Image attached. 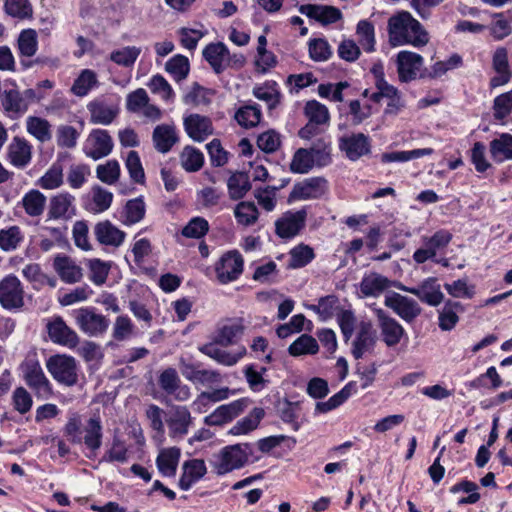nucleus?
<instances>
[{"label":"nucleus","mask_w":512,"mask_h":512,"mask_svg":"<svg viewBox=\"0 0 512 512\" xmlns=\"http://www.w3.org/2000/svg\"><path fill=\"white\" fill-rule=\"evenodd\" d=\"M398 289L418 297L422 302L430 306H438L444 299L440 284L435 277H429L416 287H407L401 283L395 285Z\"/></svg>","instance_id":"1a4fd4ad"},{"label":"nucleus","mask_w":512,"mask_h":512,"mask_svg":"<svg viewBox=\"0 0 512 512\" xmlns=\"http://www.w3.org/2000/svg\"><path fill=\"white\" fill-rule=\"evenodd\" d=\"M490 153L495 162L512 160V135L503 133L490 142Z\"/></svg>","instance_id":"f704fd0d"},{"label":"nucleus","mask_w":512,"mask_h":512,"mask_svg":"<svg viewBox=\"0 0 512 512\" xmlns=\"http://www.w3.org/2000/svg\"><path fill=\"white\" fill-rule=\"evenodd\" d=\"M145 203L142 198L129 200L122 214V223L127 226L140 222L145 216Z\"/></svg>","instance_id":"ea45409f"},{"label":"nucleus","mask_w":512,"mask_h":512,"mask_svg":"<svg viewBox=\"0 0 512 512\" xmlns=\"http://www.w3.org/2000/svg\"><path fill=\"white\" fill-rule=\"evenodd\" d=\"M243 264V257L237 250L224 253L215 266L217 279L222 284L237 280L243 272Z\"/></svg>","instance_id":"423d86ee"},{"label":"nucleus","mask_w":512,"mask_h":512,"mask_svg":"<svg viewBox=\"0 0 512 512\" xmlns=\"http://www.w3.org/2000/svg\"><path fill=\"white\" fill-rule=\"evenodd\" d=\"M53 268L59 278L67 284L79 282L83 277L82 268L67 255L58 254L53 261Z\"/></svg>","instance_id":"412c9836"},{"label":"nucleus","mask_w":512,"mask_h":512,"mask_svg":"<svg viewBox=\"0 0 512 512\" xmlns=\"http://www.w3.org/2000/svg\"><path fill=\"white\" fill-rule=\"evenodd\" d=\"M188 58L183 55H175L165 64V70L170 73L174 80L181 81L185 79L189 73Z\"/></svg>","instance_id":"4d7b16f0"},{"label":"nucleus","mask_w":512,"mask_h":512,"mask_svg":"<svg viewBox=\"0 0 512 512\" xmlns=\"http://www.w3.org/2000/svg\"><path fill=\"white\" fill-rule=\"evenodd\" d=\"M374 312L379 322L382 340L388 347L396 346L405 333L404 328L383 309L374 308Z\"/></svg>","instance_id":"dca6fc26"},{"label":"nucleus","mask_w":512,"mask_h":512,"mask_svg":"<svg viewBox=\"0 0 512 512\" xmlns=\"http://www.w3.org/2000/svg\"><path fill=\"white\" fill-rule=\"evenodd\" d=\"M250 453L251 446L248 443L226 446L214 456L213 467L218 475L229 473L243 467Z\"/></svg>","instance_id":"f03ea898"},{"label":"nucleus","mask_w":512,"mask_h":512,"mask_svg":"<svg viewBox=\"0 0 512 512\" xmlns=\"http://www.w3.org/2000/svg\"><path fill=\"white\" fill-rule=\"evenodd\" d=\"M244 326L239 319H225L218 323L212 337L215 343L227 347L233 345L242 336Z\"/></svg>","instance_id":"a211bd4d"},{"label":"nucleus","mask_w":512,"mask_h":512,"mask_svg":"<svg viewBox=\"0 0 512 512\" xmlns=\"http://www.w3.org/2000/svg\"><path fill=\"white\" fill-rule=\"evenodd\" d=\"M340 149L345 151L350 160L356 161L370 152L369 138L363 133L343 137L340 140Z\"/></svg>","instance_id":"b1692460"},{"label":"nucleus","mask_w":512,"mask_h":512,"mask_svg":"<svg viewBox=\"0 0 512 512\" xmlns=\"http://www.w3.org/2000/svg\"><path fill=\"white\" fill-rule=\"evenodd\" d=\"M433 153L432 148H421L414 149L411 151H395L390 153H384L382 155V162L390 163V162H407L412 159L424 157L431 155Z\"/></svg>","instance_id":"5fc2aeb1"},{"label":"nucleus","mask_w":512,"mask_h":512,"mask_svg":"<svg viewBox=\"0 0 512 512\" xmlns=\"http://www.w3.org/2000/svg\"><path fill=\"white\" fill-rule=\"evenodd\" d=\"M125 165L131 179L135 183L143 184L145 181V173L138 152L134 150L129 151Z\"/></svg>","instance_id":"052dcab7"},{"label":"nucleus","mask_w":512,"mask_h":512,"mask_svg":"<svg viewBox=\"0 0 512 512\" xmlns=\"http://www.w3.org/2000/svg\"><path fill=\"white\" fill-rule=\"evenodd\" d=\"M261 115V110L258 105H246L236 111L235 119L240 126L252 128L259 124Z\"/></svg>","instance_id":"49530a36"},{"label":"nucleus","mask_w":512,"mask_h":512,"mask_svg":"<svg viewBox=\"0 0 512 512\" xmlns=\"http://www.w3.org/2000/svg\"><path fill=\"white\" fill-rule=\"evenodd\" d=\"M75 198L69 193H59L49 201L47 216L49 219L68 220L75 215Z\"/></svg>","instance_id":"4be33fe9"},{"label":"nucleus","mask_w":512,"mask_h":512,"mask_svg":"<svg viewBox=\"0 0 512 512\" xmlns=\"http://www.w3.org/2000/svg\"><path fill=\"white\" fill-rule=\"evenodd\" d=\"M113 146V140L106 130L94 129L88 136L84 152L87 157L99 160L108 156Z\"/></svg>","instance_id":"ddd939ff"},{"label":"nucleus","mask_w":512,"mask_h":512,"mask_svg":"<svg viewBox=\"0 0 512 512\" xmlns=\"http://www.w3.org/2000/svg\"><path fill=\"white\" fill-rule=\"evenodd\" d=\"M203 57L211 65L216 74H220L230 66V55L222 42L210 43L203 50Z\"/></svg>","instance_id":"5701e85b"},{"label":"nucleus","mask_w":512,"mask_h":512,"mask_svg":"<svg viewBox=\"0 0 512 512\" xmlns=\"http://www.w3.org/2000/svg\"><path fill=\"white\" fill-rule=\"evenodd\" d=\"M299 11L322 24L335 23L342 17L341 11L334 6L305 4L300 6Z\"/></svg>","instance_id":"bb28decb"},{"label":"nucleus","mask_w":512,"mask_h":512,"mask_svg":"<svg viewBox=\"0 0 512 512\" xmlns=\"http://www.w3.org/2000/svg\"><path fill=\"white\" fill-rule=\"evenodd\" d=\"M258 209L253 202H240L234 209L237 222L244 226L254 224L258 219Z\"/></svg>","instance_id":"6e6d98bb"},{"label":"nucleus","mask_w":512,"mask_h":512,"mask_svg":"<svg viewBox=\"0 0 512 512\" xmlns=\"http://www.w3.org/2000/svg\"><path fill=\"white\" fill-rule=\"evenodd\" d=\"M28 133L34 136L40 142H47L51 139V125L43 118L29 116L26 120Z\"/></svg>","instance_id":"37998d69"},{"label":"nucleus","mask_w":512,"mask_h":512,"mask_svg":"<svg viewBox=\"0 0 512 512\" xmlns=\"http://www.w3.org/2000/svg\"><path fill=\"white\" fill-rule=\"evenodd\" d=\"M314 257V251L310 246L299 244L290 251L289 267L293 269L305 267Z\"/></svg>","instance_id":"603ef678"},{"label":"nucleus","mask_w":512,"mask_h":512,"mask_svg":"<svg viewBox=\"0 0 512 512\" xmlns=\"http://www.w3.org/2000/svg\"><path fill=\"white\" fill-rule=\"evenodd\" d=\"M311 152L305 148H299L290 163V170L293 173H308L313 166L315 165V162L312 159V156L310 155Z\"/></svg>","instance_id":"13d9d810"},{"label":"nucleus","mask_w":512,"mask_h":512,"mask_svg":"<svg viewBox=\"0 0 512 512\" xmlns=\"http://www.w3.org/2000/svg\"><path fill=\"white\" fill-rule=\"evenodd\" d=\"M489 30L495 40H503L512 33V19L505 13H494Z\"/></svg>","instance_id":"a18cd8bd"},{"label":"nucleus","mask_w":512,"mask_h":512,"mask_svg":"<svg viewBox=\"0 0 512 512\" xmlns=\"http://www.w3.org/2000/svg\"><path fill=\"white\" fill-rule=\"evenodd\" d=\"M50 339L57 344L74 348L79 342L77 333L67 326L61 317H56L47 324Z\"/></svg>","instance_id":"6ab92c4d"},{"label":"nucleus","mask_w":512,"mask_h":512,"mask_svg":"<svg viewBox=\"0 0 512 512\" xmlns=\"http://www.w3.org/2000/svg\"><path fill=\"white\" fill-rule=\"evenodd\" d=\"M248 404L249 400L247 398H241L229 404L221 405L207 415L204 422L208 426H221L231 422L247 408Z\"/></svg>","instance_id":"4468645a"},{"label":"nucleus","mask_w":512,"mask_h":512,"mask_svg":"<svg viewBox=\"0 0 512 512\" xmlns=\"http://www.w3.org/2000/svg\"><path fill=\"white\" fill-rule=\"evenodd\" d=\"M24 380L39 400H47L52 394V386L38 362L28 363L24 371Z\"/></svg>","instance_id":"0eeeda50"},{"label":"nucleus","mask_w":512,"mask_h":512,"mask_svg":"<svg viewBox=\"0 0 512 512\" xmlns=\"http://www.w3.org/2000/svg\"><path fill=\"white\" fill-rule=\"evenodd\" d=\"M141 48L136 46H126L111 52L110 60L115 64L123 67H132L139 55Z\"/></svg>","instance_id":"09e8293b"},{"label":"nucleus","mask_w":512,"mask_h":512,"mask_svg":"<svg viewBox=\"0 0 512 512\" xmlns=\"http://www.w3.org/2000/svg\"><path fill=\"white\" fill-rule=\"evenodd\" d=\"M8 158L13 166L19 169L25 168L31 162V145L25 139L13 138L8 147Z\"/></svg>","instance_id":"c85d7f7f"},{"label":"nucleus","mask_w":512,"mask_h":512,"mask_svg":"<svg viewBox=\"0 0 512 512\" xmlns=\"http://www.w3.org/2000/svg\"><path fill=\"white\" fill-rule=\"evenodd\" d=\"M392 282L379 273L364 275L359 288L363 297H378L391 286Z\"/></svg>","instance_id":"c756f323"},{"label":"nucleus","mask_w":512,"mask_h":512,"mask_svg":"<svg viewBox=\"0 0 512 512\" xmlns=\"http://www.w3.org/2000/svg\"><path fill=\"white\" fill-rule=\"evenodd\" d=\"M217 345L218 343H215V341L212 340V342L207 343L199 347V351L206 356L210 357L211 359L215 360L217 363L225 366H233L235 365L243 356L245 353V349L238 353V354H232L228 351L220 349Z\"/></svg>","instance_id":"473e14b6"},{"label":"nucleus","mask_w":512,"mask_h":512,"mask_svg":"<svg viewBox=\"0 0 512 512\" xmlns=\"http://www.w3.org/2000/svg\"><path fill=\"white\" fill-rule=\"evenodd\" d=\"M319 346L315 338L310 335L302 334L288 348L290 355L300 356L305 354H316Z\"/></svg>","instance_id":"8fccbe9b"},{"label":"nucleus","mask_w":512,"mask_h":512,"mask_svg":"<svg viewBox=\"0 0 512 512\" xmlns=\"http://www.w3.org/2000/svg\"><path fill=\"white\" fill-rule=\"evenodd\" d=\"M2 105L6 112L16 117L25 114L28 110L27 103L24 102L21 92L14 89L5 91Z\"/></svg>","instance_id":"79ce46f5"},{"label":"nucleus","mask_w":512,"mask_h":512,"mask_svg":"<svg viewBox=\"0 0 512 512\" xmlns=\"http://www.w3.org/2000/svg\"><path fill=\"white\" fill-rule=\"evenodd\" d=\"M22 241L23 234L18 226L0 230V249L2 251H14Z\"/></svg>","instance_id":"864d4df0"},{"label":"nucleus","mask_w":512,"mask_h":512,"mask_svg":"<svg viewBox=\"0 0 512 512\" xmlns=\"http://www.w3.org/2000/svg\"><path fill=\"white\" fill-rule=\"evenodd\" d=\"M327 190V181L323 177H311L297 183L290 198L293 199H317Z\"/></svg>","instance_id":"aec40b11"},{"label":"nucleus","mask_w":512,"mask_h":512,"mask_svg":"<svg viewBox=\"0 0 512 512\" xmlns=\"http://www.w3.org/2000/svg\"><path fill=\"white\" fill-rule=\"evenodd\" d=\"M305 114L311 123L321 125L329 121L327 107L316 100L308 101L305 105Z\"/></svg>","instance_id":"bf43d9fd"},{"label":"nucleus","mask_w":512,"mask_h":512,"mask_svg":"<svg viewBox=\"0 0 512 512\" xmlns=\"http://www.w3.org/2000/svg\"><path fill=\"white\" fill-rule=\"evenodd\" d=\"M178 140L174 125L160 124L153 130L152 141L154 148L162 154L168 153Z\"/></svg>","instance_id":"cd10ccee"},{"label":"nucleus","mask_w":512,"mask_h":512,"mask_svg":"<svg viewBox=\"0 0 512 512\" xmlns=\"http://www.w3.org/2000/svg\"><path fill=\"white\" fill-rule=\"evenodd\" d=\"M89 121L96 125H110L120 112L119 105L108 98L98 97L87 104Z\"/></svg>","instance_id":"6e6552de"},{"label":"nucleus","mask_w":512,"mask_h":512,"mask_svg":"<svg viewBox=\"0 0 512 512\" xmlns=\"http://www.w3.org/2000/svg\"><path fill=\"white\" fill-rule=\"evenodd\" d=\"M376 343L375 331L370 322H361L352 344V355L355 359H360L363 355L373 349Z\"/></svg>","instance_id":"393cba45"},{"label":"nucleus","mask_w":512,"mask_h":512,"mask_svg":"<svg viewBox=\"0 0 512 512\" xmlns=\"http://www.w3.org/2000/svg\"><path fill=\"white\" fill-rule=\"evenodd\" d=\"M452 237V234L448 230L440 229L432 236H423L421 240L424 246L429 247L437 254V250L443 249L449 245Z\"/></svg>","instance_id":"e2e57ef3"},{"label":"nucleus","mask_w":512,"mask_h":512,"mask_svg":"<svg viewBox=\"0 0 512 512\" xmlns=\"http://www.w3.org/2000/svg\"><path fill=\"white\" fill-rule=\"evenodd\" d=\"M264 417V410L262 408H254L248 416L239 420L231 429L230 433L233 435L246 434L257 428L261 419Z\"/></svg>","instance_id":"c03bdc74"},{"label":"nucleus","mask_w":512,"mask_h":512,"mask_svg":"<svg viewBox=\"0 0 512 512\" xmlns=\"http://www.w3.org/2000/svg\"><path fill=\"white\" fill-rule=\"evenodd\" d=\"M46 197L39 190L32 189L22 198V206L31 217L40 216L45 208Z\"/></svg>","instance_id":"58836bf2"},{"label":"nucleus","mask_w":512,"mask_h":512,"mask_svg":"<svg viewBox=\"0 0 512 512\" xmlns=\"http://www.w3.org/2000/svg\"><path fill=\"white\" fill-rule=\"evenodd\" d=\"M464 308L460 302L448 300L439 312V327L443 331L452 330L459 321L458 312Z\"/></svg>","instance_id":"c9c22d12"},{"label":"nucleus","mask_w":512,"mask_h":512,"mask_svg":"<svg viewBox=\"0 0 512 512\" xmlns=\"http://www.w3.org/2000/svg\"><path fill=\"white\" fill-rule=\"evenodd\" d=\"M127 460L128 450L126 444L120 438L114 437L111 448L103 456V461L125 463Z\"/></svg>","instance_id":"338daca9"},{"label":"nucleus","mask_w":512,"mask_h":512,"mask_svg":"<svg viewBox=\"0 0 512 512\" xmlns=\"http://www.w3.org/2000/svg\"><path fill=\"white\" fill-rule=\"evenodd\" d=\"M97 178L106 184H114L120 176V166L118 161L109 160L96 169Z\"/></svg>","instance_id":"680f3d73"},{"label":"nucleus","mask_w":512,"mask_h":512,"mask_svg":"<svg viewBox=\"0 0 512 512\" xmlns=\"http://www.w3.org/2000/svg\"><path fill=\"white\" fill-rule=\"evenodd\" d=\"M396 62L399 80L407 83L417 78L424 60L418 53L403 50L397 54Z\"/></svg>","instance_id":"2eb2a0df"},{"label":"nucleus","mask_w":512,"mask_h":512,"mask_svg":"<svg viewBox=\"0 0 512 512\" xmlns=\"http://www.w3.org/2000/svg\"><path fill=\"white\" fill-rule=\"evenodd\" d=\"M63 183V168L61 164L55 163L40 178L39 185L43 189H55Z\"/></svg>","instance_id":"69168bd1"},{"label":"nucleus","mask_w":512,"mask_h":512,"mask_svg":"<svg viewBox=\"0 0 512 512\" xmlns=\"http://www.w3.org/2000/svg\"><path fill=\"white\" fill-rule=\"evenodd\" d=\"M98 84L97 75L93 70L84 69L74 80L71 92L78 96L84 97L89 91Z\"/></svg>","instance_id":"a19ab883"},{"label":"nucleus","mask_w":512,"mask_h":512,"mask_svg":"<svg viewBox=\"0 0 512 512\" xmlns=\"http://www.w3.org/2000/svg\"><path fill=\"white\" fill-rule=\"evenodd\" d=\"M209 231V223L203 217L192 218L182 229V235L187 238H202Z\"/></svg>","instance_id":"0e129e2a"},{"label":"nucleus","mask_w":512,"mask_h":512,"mask_svg":"<svg viewBox=\"0 0 512 512\" xmlns=\"http://www.w3.org/2000/svg\"><path fill=\"white\" fill-rule=\"evenodd\" d=\"M181 451L177 447L163 448L156 458L159 472L166 477H174L177 472Z\"/></svg>","instance_id":"7c9ffc66"},{"label":"nucleus","mask_w":512,"mask_h":512,"mask_svg":"<svg viewBox=\"0 0 512 512\" xmlns=\"http://www.w3.org/2000/svg\"><path fill=\"white\" fill-rule=\"evenodd\" d=\"M187 135L196 142H203L214 132L212 121L209 117L192 113L183 120Z\"/></svg>","instance_id":"f3484780"},{"label":"nucleus","mask_w":512,"mask_h":512,"mask_svg":"<svg viewBox=\"0 0 512 512\" xmlns=\"http://www.w3.org/2000/svg\"><path fill=\"white\" fill-rule=\"evenodd\" d=\"M96 240L106 246L119 247L125 240L126 234L110 221L98 222L94 227Z\"/></svg>","instance_id":"a878e982"},{"label":"nucleus","mask_w":512,"mask_h":512,"mask_svg":"<svg viewBox=\"0 0 512 512\" xmlns=\"http://www.w3.org/2000/svg\"><path fill=\"white\" fill-rule=\"evenodd\" d=\"M168 434L173 439H182L192 424V416L186 406L174 405L165 417Z\"/></svg>","instance_id":"9d476101"},{"label":"nucleus","mask_w":512,"mask_h":512,"mask_svg":"<svg viewBox=\"0 0 512 512\" xmlns=\"http://www.w3.org/2000/svg\"><path fill=\"white\" fill-rule=\"evenodd\" d=\"M359 44L366 52L375 50V28L368 20H360L356 27Z\"/></svg>","instance_id":"de8ad7c7"},{"label":"nucleus","mask_w":512,"mask_h":512,"mask_svg":"<svg viewBox=\"0 0 512 512\" xmlns=\"http://www.w3.org/2000/svg\"><path fill=\"white\" fill-rule=\"evenodd\" d=\"M308 49L310 58L316 62L326 61L331 56L330 45L322 38L310 40Z\"/></svg>","instance_id":"774afa93"},{"label":"nucleus","mask_w":512,"mask_h":512,"mask_svg":"<svg viewBox=\"0 0 512 512\" xmlns=\"http://www.w3.org/2000/svg\"><path fill=\"white\" fill-rule=\"evenodd\" d=\"M306 218L305 209L287 211L275 221V233L282 239H291L305 227Z\"/></svg>","instance_id":"9b49d317"},{"label":"nucleus","mask_w":512,"mask_h":512,"mask_svg":"<svg viewBox=\"0 0 512 512\" xmlns=\"http://www.w3.org/2000/svg\"><path fill=\"white\" fill-rule=\"evenodd\" d=\"M74 318L79 329L88 336H99L106 332L109 320L93 308L83 307L74 312Z\"/></svg>","instance_id":"20e7f679"},{"label":"nucleus","mask_w":512,"mask_h":512,"mask_svg":"<svg viewBox=\"0 0 512 512\" xmlns=\"http://www.w3.org/2000/svg\"><path fill=\"white\" fill-rule=\"evenodd\" d=\"M384 304L408 323L414 321L422 311L416 300L396 292L387 295Z\"/></svg>","instance_id":"f8f14e48"},{"label":"nucleus","mask_w":512,"mask_h":512,"mask_svg":"<svg viewBox=\"0 0 512 512\" xmlns=\"http://www.w3.org/2000/svg\"><path fill=\"white\" fill-rule=\"evenodd\" d=\"M0 305L6 310L20 309L24 305V288L15 275L0 280Z\"/></svg>","instance_id":"39448f33"},{"label":"nucleus","mask_w":512,"mask_h":512,"mask_svg":"<svg viewBox=\"0 0 512 512\" xmlns=\"http://www.w3.org/2000/svg\"><path fill=\"white\" fill-rule=\"evenodd\" d=\"M180 161L186 171L196 172L202 168L204 156L198 149L192 146H186L180 155Z\"/></svg>","instance_id":"3c124183"},{"label":"nucleus","mask_w":512,"mask_h":512,"mask_svg":"<svg viewBox=\"0 0 512 512\" xmlns=\"http://www.w3.org/2000/svg\"><path fill=\"white\" fill-rule=\"evenodd\" d=\"M46 367L52 377L62 385L70 387L78 382L77 363L71 356H51L46 362Z\"/></svg>","instance_id":"7ed1b4c3"},{"label":"nucleus","mask_w":512,"mask_h":512,"mask_svg":"<svg viewBox=\"0 0 512 512\" xmlns=\"http://www.w3.org/2000/svg\"><path fill=\"white\" fill-rule=\"evenodd\" d=\"M387 31L391 46L411 45L424 47L429 42V33L410 12L400 11L388 19Z\"/></svg>","instance_id":"f257e3e1"},{"label":"nucleus","mask_w":512,"mask_h":512,"mask_svg":"<svg viewBox=\"0 0 512 512\" xmlns=\"http://www.w3.org/2000/svg\"><path fill=\"white\" fill-rule=\"evenodd\" d=\"M206 474L205 462L201 459L188 460L183 464V473L179 479V487L187 491Z\"/></svg>","instance_id":"2f4dec72"},{"label":"nucleus","mask_w":512,"mask_h":512,"mask_svg":"<svg viewBox=\"0 0 512 512\" xmlns=\"http://www.w3.org/2000/svg\"><path fill=\"white\" fill-rule=\"evenodd\" d=\"M17 48L21 57L31 58L38 50V35L36 30L28 28L20 32L17 38Z\"/></svg>","instance_id":"e433bc0d"},{"label":"nucleus","mask_w":512,"mask_h":512,"mask_svg":"<svg viewBox=\"0 0 512 512\" xmlns=\"http://www.w3.org/2000/svg\"><path fill=\"white\" fill-rule=\"evenodd\" d=\"M227 187L229 197L232 200H239L251 189L249 176L244 172H235L229 177Z\"/></svg>","instance_id":"4c0bfd02"},{"label":"nucleus","mask_w":512,"mask_h":512,"mask_svg":"<svg viewBox=\"0 0 512 512\" xmlns=\"http://www.w3.org/2000/svg\"><path fill=\"white\" fill-rule=\"evenodd\" d=\"M84 437L82 441L85 446L93 453H95L102 445V425L99 417H92L88 420L84 428Z\"/></svg>","instance_id":"72a5a7b5"}]
</instances>
